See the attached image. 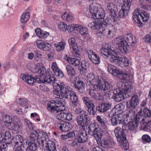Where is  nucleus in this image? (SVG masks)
<instances>
[{"label": "nucleus", "mask_w": 151, "mask_h": 151, "mask_svg": "<svg viewBox=\"0 0 151 151\" xmlns=\"http://www.w3.org/2000/svg\"><path fill=\"white\" fill-rule=\"evenodd\" d=\"M53 87V93L56 95L55 97L57 100L67 99L70 95V99L73 104L75 106H76L78 104V98L76 93L72 91L71 88L64 83H54Z\"/></svg>", "instance_id": "f257e3e1"}, {"label": "nucleus", "mask_w": 151, "mask_h": 151, "mask_svg": "<svg viewBox=\"0 0 151 151\" xmlns=\"http://www.w3.org/2000/svg\"><path fill=\"white\" fill-rule=\"evenodd\" d=\"M85 79L87 84L91 87L103 91V95H109L110 91V85L101 76H96L93 73H89Z\"/></svg>", "instance_id": "f03ea898"}, {"label": "nucleus", "mask_w": 151, "mask_h": 151, "mask_svg": "<svg viewBox=\"0 0 151 151\" xmlns=\"http://www.w3.org/2000/svg\"><path fill=\"white\" fill-rule=\"evenodd\" d=\"M107 47V44H104L101 48L100 51L104 55H106L107 54L111 62L119 64L121 67L128 66L129 61L126 57L118 56V54L119 52H117V51L115 50H113L112 47L109 49H108Z\"/></svg>", "instance_id": "7ed1b4c3"}, {"label": "nucleus", "mask_w": 151, "mask_h": 151, "mask_svg": "<svg viewBox=\"0 0 151 151\" xmlns=\"http://www.w3.org/2000/svg\"><path fill=\"white\" fill-rule=\"evenodd\" d=\"M47 109L52 114L56 113L57 119L60 120H65V112H59L65 109V102L64 100H52L48 104Z\"/></svg>", "instance_id": "20e7f679"}, {"label": "nucleus", "mask_w": 151, "mask_h": 151, "mask_svg": "<svg viewBox=\"0 0 151 151\" xmlns=\"http://www.w3.org/2000/svg\"><path fill=\"white\" fill-rule=\"evenodd\" d=\"M141 111H139L135 117V111H132L129 113H127V114H129V115H127L126 118L124 119V124H128L129 129L131 131L135 132L138 129L140 119L139 116L141 115Z\"/></svg>", "instance_id": "39448f33"}, {"label": "nucleus", "mask_w": 151, "mask_h": 151, "mask_svg": "<svg viewBox=\"0 0 151 151\" xmlns=\"http://www.w3.org/2000/svg\"><path fill=\"white\" fill-rule=\"evenodd\" d=\"M11 136V133L9 131H6L4 134L3 137L5 141V143L8 145L11 143L13 148L20 147L23 144L26 145L27 143V140L24 139L21 135H15L12 139L10 138Z\"/></svg>", "instance_id": "423d86ee"}, {"label": "nucleus", "mask_w": 151, "mask_h": 151, "mask_svg": "<svg viewBox=\"0 0 151 151\" xmlns=\"http://www.w3.org/2000/svg\"><path fill=\"white\" fill-rule=\"evenodd\" d=\"M108 72L114 76L124 81H128L132 78L133 75L128 71H123L111 65H109L107 67Z\"/></svg>", "instance_id": "0eeeda50"}, {"label": "nucleus", "mask_w": 151, "mask_h": 151, "mask_svg": "<svg viewBox=\"0 0 151 151\" xmlns=\"http://www.w3.org/2000/svg\"><path fill=\"white\" fill-rule=\"evenodd\" d=\"M125 39L123 37L120 36L114 39L113 41L114 44L117 45L118 47V49H117L114 45L110 46L109 47L108 44L106 43H103L101 47L104 44H107L108 45V49H110L111 47H112V50H115L116 51H117V52H119L120 51V52L126 53L129 52L130 50V48L128 44L125 42Z\"/></svg>", "instance_id": "6e6552de"}, {"label": "nucleus", "mask_w": 151, "mask_h": 151, "mask_svg": "<svg viewBox=\"0 0 151 151\" xmlns=\"http://www.w3.org/2000/svg\"><path fill=\"white\" fill-rule=\"evenodd\" d=\"M89 9L92 18L97 19L99 20H102L105 17L104 10L99 3L93 2L90 4Z\"/></svg>", "instance_id": "1a4fd4ad"}, {"label": "nucleus", "mask_w": 151, "mask_h": 151, "mask_svg": "<svg viewBox=\"0 0 151 151\" xmlns=\"http://www.w3.org/2000/svg\"><path fill=\"white\" fill-rule=\"evenodd\" d=\"M101 27L102 28H100L99 34L109 39H111L114 36L117 31L116 29L113 25L108 24L106 20H105Z\"/></svg>", "instance_id": "9d476101"}, {"label": "nucleus", "mask_w": 151, "mask_h": 151, "mask_svg": "<svg viewBox=\"0 0 151 151\" xmlns=\"http://www.w3.org/2000/svg\"><path fill=\"white\" fill-rule=\"evenodd\" d=\"M132 18L134 22L137 23L138 26L141 27L142 26L141 20L143 22H147L149 18V16L146 12L137 8L133 12Z\"/></svg>", "instance_id": "9b49d317"}, {"label": "nucleus", "mask_w": 151, "mask_h": 151, "mask_svg": "<svg viewBox=\"0 0 151 151\" xmlns=\"http://www.w3.org/2000/svg\"><path fill=\"white\" fill-rule=\"evenodd\" d=\"M35 78V83H50L55 81L56 78L50 69H48L47 72L44 73L43 74H40L39 78Z\"/></svg>", "instance_id": "f8f14e48"}, {"label": "nucleus", "mask_w": 151, "mask_h": 151, "mask_svg": "<svg viewBox=\"0 0 151 151\" xmlns=\"http://www.w3.org/2000/svg\"><path fill=\"white\" fill-rule=\"evenodd\" d=\"M88 132L90 134L94 136L96 139L97 142L101 141L103 132L97 123H91L89 125Z\"/></svg>", "instance_id": "ddd939ff"}, {"label": "nucleus", "mask_w": 151, "mask_h": 151, "mask_svg": "<svg viewBox=\"0 0 151 151\" xmlns=\"http://www.w3.org/2000/svg\"><path fill=\"white\" fill-rule=\"evenodd\" d=\"M36 137L34 134V133H31V135L29 138H25L24 139L27 140V144L26 145H24V147H22V149L23 151L24 149H26L27 148H29L30 151H35L37 148V146L35 143V141Z\"/></svg>", "instance_id": "4468645a"}, {"label": "nucleus", "mask_w": 151, "mask_h": 151, "mask_svg": "<svg viewBox=\"0 0 151 151\" xmlns=\"http://www.w3.org/2000/svg\"><path fill=\"white\" fill-rule=\"evenodd\" d=\"M139 103V100L138 96L137 94H135L132 96L131 99L127 102L126 106L127 110H129L128 112H127V113H129L132 111H135L134 109Z\"/></svg>", "instance_id": "2eb2a0df"}, {"label": "nucleus", "mask_w": 151, "mask_h": 151, "mask_svg": "<svg viewBox=\"0 0 151 151\" xmlns=\"http://www.w3.org/2000/svg\"><path fill=\"white\" fill-rule=\"evenodd\" d=\"M32 132L34 133V134L36 137V140H37L39 145H43L44 142L48 139V135L45 132L37 130V131L34 130Z\"/></svg>", "instance_id": "dca6fc26"}, {"label": "nucleus", "mask_w": 151, "mask_h": 151, "mask_svg": "<svg viewBox=\"0 0 151 151\" xmlns=\"http://www.w3.org/2000/svg\"><path fill=\"white\" fill-rule=\"evenodd\" d=\"M78 31L79 34L84 38L86 39L89 36L88 29L84 26L74 24L73 31Z\"/></svg>", "instance_id": "f3484780"}, {"label": "nucleus", "mask_w": 151, "mask_h": 151, "mask_svg": "<svg viewBox=\"0 0 151 151\" xmlns=\"http://www.w3.org/2000/svg\"><path fill=\"white\" fill-rule=\"evenodd\" d=\"M90 118L88 117L87 113H83L80 114L77 117V122L78 125L82 127L87 126L89 124Z\"/></svg>", "instance_id": "a211bd4d"}, {"label": "nucleus", "mask_w": 151, "mask_h": 151, "mask_svg": "<svg viewBox=\"0 0 151 151\" xmlns=\"http://www.w3.org/2000/svg\"><path fill=\"white\" fill-rule=\"evenodd\" d=\"M132 1V0H127L124 3L119 13V15L120 17H123L127 15L130 10Z\"/></svg>", "instance_id": "6ab92c4d"}, {"label": "nucleus", "mask_w": 151, "mask_h": 151, "mask_svg": "<svg viewBox=\"0 0 151 151\" xmlns=\"http://www.w3.org/2000/svg\"><path fill=\"white\" fill-rule=\"evenodd\" d=\"M124 107V106L122 104L116 105L110 112V116L111 117L114 116H119L122 117L124 114L127 113L124 112L122 113Z\"/></svg>", "instance_id": "aec40b11"}, {"label": "nucleus", "mask_w": 151, "mask_h": 151, "mask_svg": "<svg viewBox=\"0 0 151 151\" xmlns=\"http://www.w3.org/2000/svg\"><path fill=\"white\" fill-rule=\"evenodd\" d=\"M68 43L73 49V55L75 57L79 58L80 56V52L76 40L74 38H71L68 40Z\"/></svg>", "instance_id": "412c9836"}, {"label": "nucleus", "mask_w": 151, "mask_h": 151, "mask_svg": "<svg viewBox=\"0 0 151 151\" xmlns=\"http://www.w3.org/2000/svg\"><path fill=\"white\" fill-rule=\"evenodd\" d=\"M83 99L88 109L87 110L89 114L91 115L96 114V111L93 102L87 97H83Z\"/></svg>", "instance_id": "4be33fe9"}, {"label": "nucleus", "mask_w": 151, "mask_h": 151, "mask_svg": "<svg viewBox=\"0 0 151 151\" xmlns=\"http://www.w3.org/2000/svg\"><path fill=\"white\" fill-rule=\"evenodd\" d=\"M74 24L68 25L65 22H60L58 24L57 27L60 31L64 32H68L70 33L73 32Z\"/></svg>", "instance_id": "5701e85b"}, {"label": "nucleus", "mask_w": 151, "mask_h": 151, "mask_svg": "<svg viewBox=\"0 0 151 151\" xmlns=\"http://www.w3.org/2000/svg\"><path fill=\"white\" fill-rule=\"evenodd\" d=\"M31 71L33 73H38L40 74H43L44 73L47 72L43 65L41 63L37 64H32L30 68Z\"/></svg>", "instance_id": "b1692460"}, {"label": "nucleus", "mask_w": 151, "mask_h": 151, "mask_svg": "<svg viewBox=\"0 0 151 151\" xmlns=\"http://www.w3.org/2000/svg\"><path fill=\"white\" fill-rule=\"evenodd\" d=\"M105 20L103 19L102 20H100L99 22L97 20L94 21L89 23L88 24V26L91 28V30L96 29L97 31V33H100V28H102L101 26H102Z\"/></svg>", "instance_id": "393cba45"}, {"label": "nucleus", "mask_w": 151, "mask_h": 151, "mask_svg": "<svg viewBox=\"0 0 151 151\" xmlns=\"http://www.w3.org/2000/svg\"><path fill=\"white\" fill-rule=\"evenodd\" d=\"M113 92V99L115 101L119 102L124 99V91H123L120 89H115L114 90Z\"/></svg>", "instance_id": "a878e982"}, {"label": "nucleus", "mask_w": 151, "mask_h": 151, "mask_svg": "<svg viewBox=\"0 0 151 151\" xmlns=\"http://www.w3.org/2000/svg\"><path fill=\"white\" fill-rule=\"evenodd\" d=\"M20 78L29 85L33 86L35 83V78L32 75L22 73L20 75Z\"/></svg>", "instance_id": "bb28decb"}, {"label": "nucleus", "mask_w": 151, "mask_h": 151, "mask_svg": "<svg viewBox=\"0 0 151 151\" xmlns=\"http://www.w3.org/2000/svg\"><path fill=\"white\" fill-rule=\"evenodd\" d=\"M76 139L78 142L83 143L86 141L88 139L87 134L85 131H77Z\"/></svg>", "instance_id": "cd10ccee"}, {"label": "nucleus", "mask_w": 151, "mask_h": 151, "mask_svg": "<svg viewBox=\"0 0 151 151\" xmlns=\"http://www.w3.org/2000/svg\"><path fill=\"white\" fill-rule=\"evenodd\" d=\"M125 125L122 126V129L119 127H116L114 130V132L118 141H120L122 138L125 137L124 133L125 132Z\"/></svg>", "instance_id": "c85d7f7f"}, {"label": "nucleus", "mask_w": 151, "mask_h": 151, "mask_svg": "<svg viewBox=\"0 0 151 151\" xmlns=\"http://www.w3.org/2000/svg\"><path fill=\"white\" fill-rule=\"evenodd\" d=\"M132 84V82L130 81L126 82L120 81L118 83L117 85L119 87V88L124 92L131 89Z\"/></svg>", "instance_id": "c756f323"}, {"label": "nucleus", "mask_w": 151, "mask_h": 151, "mask_svg": "<svg viewBox=\"0 0 151 151\" xmlns=\"http://www.w3.org/2000/svg\"><path fill=\"white\" fill-rule=\"evenodd\" d=\"M127 113L124 114L122 117L119 116H116V117H113L111 119V124L113 126L116 125L118 123L124 124V119L126 118L127 117Z\"/></svg>", "instance_id": "7c9ffc66"}, {"label": "nucleus", "mask_w": 151, "mask_h": 151, "mask_svg": "<svg viewBox=\"0 0 151 151\" xmlns=\"http://www.w3.org/2000/svg\"><path fill=\"white\" fill-rule=\"evenodd\" d=\"M88 57L92 63L95 64H98L100 63V59L99 56L92 50L88 52Z\"/></svg>", "instance_id": "2f4dec72"}, {"label": "nucleus", "mask_w": 151, "mask_h": 151, "mask_svg": "<svg viewBox=\"0 0 151 151\" xmlns=\"http://www.w3.org/2000/svg\"><path fill=\"white\" fill-rule=\"evenodd\" d=\"M58 127L60 131L64 132H68L72 128V126L70 123L64 122L59 123Z\"/></svg>", "instance_id": "473e14b6"}, {"label": "nucleus", "mask_w": 151, "mask_h": 151, "mask_svg": "<svg viewBox=\"0 0 151 151\" xmlns=\"http://www.w3.org/2000/svg\"><path fill=\"white\" fill-rule=\"evenodd\" d=\"M146 118H142L140 122V129L147 131H151V122L146 121Z\"/></svg>", "instance_id": "72a5a7b5"}, {"label": "nucleus", "mask_w": 151, "mask_h": 151, "mask_svg": "<svg viewBox=\"0 0 151 151\" xmlns=\"http://www.w3.org/2000/svg\"><path fill=\"white\" fill-rule=\"evenodd\" d=\"M64 59L67 61L70 64L73 66H76L78 65L80 63V61L78 59L71 58L65 55L64 57Z\"/></svg>", "instance_id": "f704fd0d"}, {"label": "nucleus", "mask_w": 151, "mask_h": 151, "mask_svg": "<svg viewBox=\"0 0 151 151\" xmlns=\"http://www.w3.org/2000/svg\"><path fill=\"white\" fill-rule=\"evenodd\" d=\"M107 7L110 12V15L112 18L116 17V7L115 5L112 3H109L107 4Z\"/></svg>", "instance_id": "c9c22d12"}, {"label": "nucleus", "mask_w": 151, "mask_h": 151, "mask_svg": "<svg viewBox=\"0 0 151 151\" xmlns=\"http://www.w3.org/2000/svg\"><path fill=\"white\" fill-rule=\"evenodd\" d=\"M3 120L6 127L9 129L14 122H13L12 117L8 115H4L3 117Z\"/></svg>", "instance_id": "e433bc0d"}, {"label": "nucleus", "mask_w": 151, "mask_h": 151, "mask_svg": "<svg viewBox=\"0 0 151 151\" xmlns=\"http://www.w3.org/2000/svg\"><path fill=\"white\" fill-rule=\"evenodd\" d=\"M35 32L37 36L40 39H45L49 35V33L45 31H42L39 28H37L35 30Z\"/></svg>", "instance_id": "4c0bfd02"}, {"label": "nucleus", "mask_w": 151, "mask_h": 151, "mask_svg": "<svg viewBox=\"0 0 151 151\" xmlns=\"http://www.w3.org/2000/svg\"><path fill=\"white\" fill-rule=\"evenodd\" d=\"M45 151H56L55 143L52 141H49L46 143Z\"/></svg>", "instance_id": "58836bf2"}, {"label": "nucleus", "mask_w": 151, "mask_h": 151, "mask_svg": "<svg viewBox=\"0 0 151 151\" xmlns=\"http://www.w3.org/2000/svg\"><path fill=\"white\" fill-rule=\"evenodd\" d=\"M98 143H101V146L104 148H109L111 146L112 143V140L111 139L104 138L101 141Z\"/></svg>", "instance_id": "ea45409f"}, {"label": "nucleus", "mask_w": 151, "mask_h": 151, "mask_svg": "<svg viewBox=\"0 0 151 151\" xmlns=\"http://www.w3.org/2000/svg\"><path fill=\"white\" fill-rule=\"evenodd\" d=\"M125 42L133 45L137 42V39L135 36L132 34H129L127 35L125 37Z\"/></svg>", "instance_id": "a19ab883"}, {"label": "nucleus", "mask_w": 151, "mask_h": 151, "mask_svg": "<svg viewBox=\"0 0 151 151\" xmlns=\"http://www.w3.org/2000/svg\"><path fill=\"white\" fill-rule=\"evenodd\" d=\"M22 129L21 125L17 122H14V123L9 129V130H13L16 133H20L22 131Z\"/></svg>", "instance_id": "79ce46f5"}, {"label": "nucleus", "mask_w": 151, "mask_h": 151, "mask_svg": "<svg viewBox=\"0 0 151 151\" xmlns=\"http://www.w3.org/2000/svg\"><path fill=\"white\" fill-rule=\"evenodd\" d=\"M111 105L109 103H103L96 107V109L100 112L106 111L111 107Z\"/></svg>", "instance_id": "37998d69"}, {"label": "nucleus", "mask_w": 151, "mask_h": 151, "mask_svg": "<svg viewBox=\"0 0 151 151\" xmlns=\"http://www.w3.org/2000/svg\"><path fill=\"white\" fill-rule=\"evenodd\" d=\"M3 135V133H0V150L6 151L7 150V144L5 143V141Z\"/></svg>", "instance_id": "c03bdc74"}, {"label": "nucleus", "mask_w": 151, "mask_h": 151, "mask_svg": "<svg viewBox=\"0 0 151 151\" xmlns=\"http://www.w3.org/2000/svg\"><path fill=\"white\" fill-rule=\"evenodd\" d=\"M16 102L24 109H27L29 104V102L27 99L23 98H19L17 99Z\"/></svg>", "instance_id": "a18cd8bd"}, {"label": "nucleus", "mask_w": 151, "mask_h": 151, "mask_svg": "<svg viewBox=\"0 0 151 151\" xmlns=\"http://www.w3.org/2000/svg\"><path fill=\"white\" fill-rule=\"evenodd\" d=\"M77 77H76L74 80V85L75 88L78 89L79 91L81 90H83L84 88L85 84L82 81H76Z\"/></svg>", "instance_id": "49530a36"}, {"label": "nucleus", "mask_w": 151, "mask_h": 151, "mask_svg": "<svg viewBox=\"0 0 151 151\" xmlns=\"http://www.w3.org/2000/svg\"><path fill=\"white\" fill-rule=\"evenodd\" d=\"M66 45L65 42L62 40L59 42L55 43L54 46L57 51H60L64 49Z\"/></svg>", "instance_id": "de8ad7c7"}, {"label": "nucleus", "mask_w": 151, "mask_h": 151, "mask_svg": "<svg viewBox=\"0 0 151 151\" xmlns=\"http://www.w3.org/2000/svg\"><path fill=\"white\" fill-rule=\"evenodd\" d=\"M30 17L29 12H26L23 13L20 17V22L23 24L26 23L29 19Z\"/></svg>", "instance_id": "09e8293b"}, {"label": "nucleus", "mask_w": 151, "mask_h": 151, "mask_svg": "<svg viewBox=\"0 0 151 151\" xmlns=\"http://www.w3.org/2000/svg\"><path fill=\"white\" fill-rule=\"evenodd\" d=\"M66 69L68 75L69 76L73 77L76 74V71L73 67L70 65H68L66 66Z\"/></svg>", "instance_id": "8fccbe9b"}, {"label": "nucleus", "mask_w": 151, "mask_h": 151, "mask_svg": "<svg viewBox=\"0 0 151 151\" xmlns=\"http://www.w3.org/2000/svg\"><path fill=\"white\" fill-rule=\"evenodd\" d=\"M62 18L67 22H70L73 20V17L71 14L68 12H65L62 15Z\"/></svg>", "instance_id": "3c124183"}, {"label": "nucleus", "mask_w": 151, "mask_h": 151, "mask_svg": "<svg viewBox=\"0 0 151 151\" xmlns=\"http://www.w3.org/2000/svg\"><path fill=\"white\" fill-rule=\"evenodd\" d=\"M122 146V147L125 150H127L129 148V144L125 137L122 138L120 141H118Z\"/></svg>", "instance_id": "603ef678"}, {"label": "nucleus", "mask_w": 151, "mask_h": 151, "mask_svg": "<svg viewBox=\"0 0 151 151\" xmlns=\"http://www.w3.org/2000/svg\"><path fill=\"white\" fill-rule=\"evenodd\" d=\"M141 111L142 113V111L141 110L139 111ZM142 114V113H141ZM143 116L144 117H150L151 116V111L149 110V109L147 108H145L144 109L143 111V114L142 116ZM141 117L142 116L141 115H140L139 117Z\"/></svg>", "instance_id": "864d4df0"}, {"label": "nucleus", "mask_w": 151, "mask_h": 151, "mask_svg": "<svg viewBox=\"0 0 151 151\" xmlns=\"http://www.w3.org/2000/svg\"><path fill=\"white\" fill-rule=\"evenodd\" d=\"M35 53V55L34 57V60L36 61H41L43 57L42 55L41 52L39 51H34Z\"/></svg>", "instance_id": "5fc2aeb1"}, {"label": "nucleus", "mask_w": 151, "mask_h": 151, "mask_svg": "<svg viewBox=\"0 0 151 151\" xmlns=\"http://www.w3.org/2000/svg\"><path fill=\"white\" fill-rule=\"evenodd\" d=\"M45 42L42 40H38L36 41V44L37 47L40 49L42 50Z\"/></svg>", "instance_id": "6e6d98bb"}, {"label": "nucleus", "mask_w": 151, "mask_h": 151, "mask_svg": "<svg viewBox=\"0 0 151 151\" xmlns=\"http://www.w3.org/2000/svg\"><path fill=\"white\" fill-rule=\"evenodd\" d=\"M24 121L27 125L28 127L30 130V133L31 134V132H32L35 130L33 129L34 125L31 122L27 119H24ZM30 135H31V134H30Z\"/></svg>", "instance_id": "4d7b16f0"}, {"label": "nucleus", "mask_w": 151, "mask_h": 151, "mask_svg": "<svg viewBox=\"0 0 151 151\" xmlns=\"http://www.w3.org/2000/svg\"><path fill=\"white\" fill-rule=\"evenodd\" d=\"M96 92L97 91L93 89L90 90L89 92V95L93 98L99 99L98 97L99 95V94L96 93Z\"/></svg>", "instance_id": "13d9d810"}, {"label": "nucleus", "mask_w": 151, "mask_h": 151, "mask_svg": "<svg viewBox=\"0 0 151 151\" xmlns=\"http://www.w3.org/2000/svg\"><path fill=\"white\" fill-rule=\"evenodd\" d=\"M144 1L143 0H140L139 3L140 6L142 8L148 11L150 10V6L147 4H144L143 3Z\"/></svg>", "instance_id": "bf43d9fd"}, {"label": "nucleus", "mask_w": 151, "mask_h": 151, "mask_svg": "<svg viewBox=\"0 0 151 151\" xmlns=\"http://www.w3.org/2000/svg\"><path fill=\"white\" fill-rule=\"evenodd\" d=\"M142 140L144 143H149L151 141L150 136L147 134L143 135L142 137Z\"/></svg>", "instance_id": "052dcab7"}, {"label": "nucleus", "mask_w": 151, "mask_h": 151, "mask_svg": "<svg viewBox=\"0 0 151 151\" xmlns=\"http://www.w3.org/2000/svg\"><path fill=\"white\" fill-rule=\"evenodd\" d=\"M42 50L45 51H49L51 49V45L50 44L47 42H45Z\"/></svg>", "instance_id": "680f3d73"}, {"label": "nucleus", "mask_w": 151, "mask_h": 151, "mask_svg": "<svg viewBox=\"0 0 151 151\" xmlns=\"http://www.w3.org/2000/svg\"><path fill=\"white\" fill-rule=\"evenodd\" d=\"M144 40L146 42L151 43V32L145 36Z\"/></svg>", "instance_id": "e2e57ef3"}, {"label": "nucleus", "mask_w": 151, "mask_h": 151, "mask_svg": "<svg viewBox=\"0 0 151 151\" xmlns=\"http://www.w3.org/2000/svg\"><path fill=\"white\" fill-rule=\"evenodd\" d=\"M51 68L53 71V73L52 72V73L54 74V73L57 70H58L59 69V68L57 65L56 62H53L52 63ZM54 76L55 75H54Z\"/></svg>", "instance_id": "0e129e2a"}, {"label": "nucleus", "mask_w": 151, "mask_h": 151, "mask_svg": "<svg viewBox=\"0 0 151 151\" xmlns=\"http://www.w3.org/2000/svg\"><path fill=\"white\" fill-rule=\"evenodd\" d=\"M97 120L101 123V124L103 125H104L106 122V119L103 117H101L99 116H96Z\"/></svg>", "instance_id": "69168bd1"}, {"label": "nucleus", "mask_w": 151, "mask_h": 151, "mask_svg": "<svg viewBox=\"0 0 151 151\" xmlns=\"http://www.w3.org/2000/svg\"><path fill=\"white\" fill-rule=\"evenodd\" d=\"M54 73H55L56 76L59 78H62L64 76V73L60 69L55 72Z\"/></svg>", "instance_id": "338daca9"}, {"label": "nucleus", "mask_w": 151, "mask_h": 151, "mask_svg": "<svg viewBox=\"0 0 151 151\" xmlns=\"http://www.w3.org/2000/svg\"><path fill=\"white\" fill-rule=\"evenodd\" d=\"M65 120L70 121L72 120L73 118L72 115L70 112L65 113Z\"/></svg>", "instance_id": "774afa93"}]
</instances>
